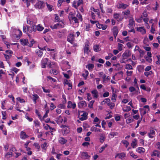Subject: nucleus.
Instances as JSON below:
<instances>
[{"mask_svg":"<svg viewBox=\"0 0 160 160\" xmlns=\"http://www.w3.org/2000/svg\"><path fill=\"white\" fill-rule=\"evenodd\" d=\"M76 17L77 18L78 21H80L81 22L82 21V15L79 13H77L76 15Z\"/></svg>","mask_w":160,"mask_h":160,"instance_id":"obj_35","label":"nucleus"},{"mask_svg":"<svg viewBox=\"0 0 160 160\" xmlns=\"http://www.w3.org/2000/svg\"><path fill=\"white\" fill-rule=\"evenodd\" d=\"M12 156V152H8L5 155V156L7 158H10Z\"/></svg>","mask_w":160,"mask_h":160,"instance_id":"obj_55","label":"nucleus"},{"mask_svg":"<svg viewBox=\"0 0 160 160\" xmlns=\"http://www.w3.org/2000/svg\"><path fill=\"white\" fill-rule=\"evenodd\" d=\"M34 123L35 124V126L36 127H39L40 125V122L37 120H35L34 121Z\"/></svg>","mask_w":160,"mask_h":160,"instance_id":"obj_45","label":"nucleus"},{"mask_svg":"<svg viewBox=\"0 0 160 160\" xmlns=\"http://www.w3.org/2000/svg\"><path fill=\"white\" fill-rule=\"evenodd\" d=\"M20 137L22 139H25V138H28V136L26 134V133L25 132L23 131H22L21 132Z\"/></svg>","mask_w":160,"mask_h":160,"instance_id":"obj_20","label":"nucleus"},{"mask_svg":"<svg viewBox=\"0 0 160 160\" xmlns=\"http://www.w3.org/2000/svg\"><path fill=\"white\" fill-rule=\"evenodd\" d=\"M134 21L133 19H130L129 21V23L128 26L130 28H132L133 25L134 24Z\"/></svg>","mask_w":160,"mask_h":160,"instance_id":"obj_27","label":"nucleus"},{"mask_svg":"<svg viewBox=\"0 0 160 160\" xmlns=\"http://www.w3.org/2000/svg\"><path fill=\"white\" fill-rule=\"evenodd\" d=\"M6 52L7 53V55H10V56H12L13 53L10 50H6Z\"/></svg>","mask_w":160,"mask_h":160,"instance_id":"obj_58","label":"nucleus"},{"mask_svg":"<svg viewBox=\"0 0 160 160\" xmlns=\"http://www.w3.org/2000/svg\"><path fill=\"white\" fill-rule=\"evenodd\" d=\"M113 17L118 22L121 21L123 19V17L120 14L116 13L114 14Z\"/></svg>","mask_w":160,"mask_h":160,"instance_id":"obj_7","label":"nucleus"},{"mask_svg":"<svg viewBox=\"0 0 160 160\" xmlns=\"http://www.w3.org/2000/svg\"><path fill=\"white\" fill-rule=\"evenodd\" d=\"M88 72L87 70H85V73L82 74V75L85 79H86L88 75Z\"/></svg>","mask_w":160,"mask_h":160,"instance_id":"obj_44","label":"nucleus"},{"mask_svg":"<svg viewBox=\"0 0 160 160\" xmlns=\"http://www.w3.org/2000/svg\"><path fill=\"white\" fill-rule=\"evenodd\" d=\"M133 120L131 118H129L126 120V122L127 123H129L133 122Z\"/></svg>","mask_w":160,"mask_h":160,"instance_id":"obj_61","label":"nucleus"},{"mask_svg":"<svg viewBox=\"0 0 160 160\" xmlns=\"http://www.w3.org/2000/svg\"><path fill=\"white\" fill-rule=\"evenodd\" d=\"M136 151L137 152L139 153L141 152H144L145 151V150L144 148L142 147L138 148L137 149Z\"/></svg>","mask_w":160,"mask_h":160,"instance_id":"obj_34","label":"nucleus"},{"mask_svg":"<svg viewBox=\"0 0 160 160\" xmlns=\"http://www.w3.org/2000/svg\"><path fill=\"white\" fill-rule=\"evenodd\" d=\"M151 155L152 157L157 156L158 157H159L160 152L158 150H154L151 153Z\"/></svg>","mask_w":160,"mask_h":160,"instance_id":"obj_12","label":"nucleus"},{"mask_svg":"<svg viewBox=\"0 0 160 160\" xmlns=\"http://www.w3.org/2000/svg\"><path fill=\"white\" fill-rule=\"evenodd\" d=\"M152 74V72L150 71L148 72H145L144 74L146 76L148 77L149 75H151Z\"/></svg>","mask_w":160,"mask_h":160,"instance_id":"obj_59","label":"nucleus"},{"mask_svg":"<svg viewBox=\"0 0 160 160\" xmlns=\"http://www.w3.org/2000/svg\"><path fill=\"white\" fill-rule=\"evenodd\" d=\"M44 29V28L41 24H39L37 25V30L38 31H42Z\"/></svg>","mask_w":160,"mask_h":160,"instance_id":"obj_31","label":"nucleus"},{"mask_svg":"<svg viewBox=\"0 0 160 160\" xmlns=\"http://www.w3.org/2000/svg\"><path fill=\"white\" fill-rule=\"evenodd\" d=\"M128 7V5L126 4L123 3H119L118 5L117 6V8L118 9H125Z\"/></svg>","mask_w":160,"mask_h":160,"instance_id":"obj_14","label":"nucleus"},{"mask_svg":"<svg viewBox=\"0 0 160 160\" xmlns=\"http://www.w3.org/2000/svg\"><path fill=\"white\" fill-rule=\"evenodd\" d=\"M100 140L101 142H103L105 140V135L103 133H101L100 134Z\"/></svg>","mask_w":160,"mask_h":160,"instance_id":"obj_30","label":"nucleus"},{"mask_svg":"<svg viewBox=\"0 0 160 160\" xmlns=\"http://www.w3.org/2000/svg\"><path fill=\"white\" fill-rule=\"evenodd\" d=\"M31 30L33 31H34V32H35L37 30V25H33L32 26V27H31Z\"/></svg>","mask_w":160,"mask_h":160,"instance_id":"obj_50","label":"nucleus"},{"mask_svg":"<svg viewBox=\"0 0 160 160\" xmlns=\"http://www.w3.org/2000/svg\"><path fill=\"white\" fill-rule=\"evenodd\" d=\"M83 4V1L82 0H78L74 1L73 2V7L77 8Z\"/></svg>","mask_w":160,"mask_h":160,"instance_id":"obj_6","label":"nucleus"},{"mask_svg":"<svg viewBox=\"0 0 160 160\" xmlns=\"http://www.w3.org/2000/svg\"><path fill=\"white\" fill-rule=\"evenodd\" d=\"M94 50L96 52H98L101 50L99 45H95L93 47Z\"/></svg>","mask_w":160,"mask_h":160,"instance_id":"obj_36","label":"nucleus"},{"mask_svg":"<svg viewBox=\"0 0 160 160\" xmlns=\"http://www.w3.org/2000/svg\"><path fill=\"white\" fill-rule=\"evenodd\" d=\"M118 135V133L117 132H111L109 134V136H111L112 138L114 136H117Z\"/></svg>","mask_w":160,"mask_h":160,"instance_id":"obj_49","label":"nucleus"},{"mask_svg":"<svg viewBox=\"0 0 160 160\" xmlns=\"http://www.w3.org/2000/svg\"><path fill=\"white\" fill-rule=\"evenodd\" d=\"M125 68L127 69L132 70L133 69L132 66L129 64H127L126 65Z\"/></svg>","mask_w":160,"mask_h":160,"instance_id":"obj_46","label":"nucleus"},{"mask_svg":"<svg viewBox=\"0 0 160 160\" xmlns=\"http://www.w3.org/2000/svg\"><path fill=\"white\" fill-rule=\"evenodd\" d=\"M88 113L87 112H84L81 115V117L79 118V119L81 121H83L87 119L88 118L87 115Z\"/></svg>","mask_w":160,"mask_h":160,"instance_id":"obj_22","label":"nucleus"},{"mask_svg":"<svg viewBox=\"0 0 160 160\" xmlns=\"http://www.w3.org/2000/svg\"><path fill=\"white\" fill-rule=\"evenodd\" d=\"M41 67L42 68H45L46 67V65H48V68H52L51 61L47 58H43L41 62Z\"/></svg>","mask_w":160,"mask_h":160,"instance_id":"obj_1","label":"nucleus"},{"mask_svg":"<svg viewBox=\"0 0 160 160\" xmlns=\"http://www.w3.org/2000/svg\"><path fill=\"white\" fill-rule=\"evenodd\" d=\"M78 106L79 108H84L87 106V103L85 101H82L78 103Z\"/></svg>","mask_w":160,"mask_h":160,"instance_id":"obj_16","label":"nucleus"},{"mask_svg":"<svg viewBox=\"0 0 160 160\" xmlns=\"http://www.w3.org/2000/svg\"><path fill=\"white\" fill-rule=\"evenodd\" d=\"M108 146L107 144H105V146H102L101 148L100 149L99 152L100 153H101L103 152V151L104 150L105 148H106Z\"/></svg>","mask_w":160,"mask_h":160,"instance_id":"obj_54","label":"nucleus"},{"mask_svg":"<svg viewBox=\"0 0 160 160\" xmlns=\"http://www.w3.org/2000/svg\"><path fill=\"white\" fill-rule=\"evenodd\" d=\"M137 31L140 32L142 34H144L146 32V30L144 27H140L137 28Z\"/></svg>","mask_w":160,"mask_h":160,"instance_id":"obj_19","label":"nucleus"},{"mask_svg":"<svg viewBox=\"0 0 160 160\" xmlns=\"http://www.w3.org/2000/svg\"><path fill=\"white\" fill-rule=\"evenodd\" d=\"M58 141L60 144L63 145L67 142V140L63 138L60 137L58 139Z\"/></svg>","mask_w":160,"mask_h":160,"instance_id":"obj_17","label":"nucleus"},{"mask_svg":"<svg viewBox=\"0 0 160 160\" xmlns=\"http://www.w3.org/2000/svg\"><path fill=\"white\" fill-rule=\"evenodd\" d=\"M116 99V94L114 93H113L112 95L111 100L112 102H115Z\"/></svg>","mask_w":160,"mask_h":160,"instance_id":"obj_47","label":"nucleus"},{"mask_svg":"<svg viewBox=\"0 0 160 160\" xmlns=\"http://www.w3.org/2000/svg\"><path fill=\"white\" fill-rule=\"evenodd\" d=\"M90 43L87 40L85 43V46L84 47V52L85 53L87 54L90 52L89 47Z\"/></svg>","mask_w":160,"mask_h":160,"instance_id":"obj_4","label":"nucleus"},{"mask_svg":"<svg viewBox=\"0 0 160 160\" xmlns=\"http://www.w3.org/2000/svg\"><path fill=\"white\" fill-rule=\"evenodd\" d=\"M110 99L109 98H107L105 99L103 101L101 102V104L103 105L105 104L106 103H108L110 102Z\"/></svg>","mask_w":160,"mask_h":160,"instance_id":"obj_37","label":"nucleus"},{"mask_svg":"<svg viewBox=\"0 0 160 160\" xmlns=\"http://www.w3.org/2000/svg\"><path fill=\"white\" fill-rule=\"evenodd\" d=\"M129 153L130 156L133 158L136 159L138 158V156L135 155L132 152H130Z\"/></svg>","mask_w":160,"mask_h":160,"instance_id":"obj_52","label":"nucleus"},{"mask_svg":"<svg viewBox=\"0 0 160 160\" xmlns=\"http://www.w3.org/2000/svg\"><path fill=\"white\" fill-rule=\"evenodd\" d=\"M47 144L46 142H45L41 145V147L43 151H46L47 147Z\"/></svg>","mask_w":160,"mask_h":160,"instance_id":"obj_38","label":"nucleus"},{"mask_svg":"<svg viewBox=\"0 0 160 160\" xmlns=\"http://www.w3.org/2000/svg\"><path fill=\"white\" fill-rule=\"evenodd\" d=\"M159 4L158 2H156L155 3V6L153 8V9L155 10H157L158 8L159 7Z\"/></svg>","mask_w":160,"mask_h":160,"instance_id":"obj_63","label":"nucleus"},{"mask_svg":"<svg viewBox=\"0 0 160 160\" xmlns=\"http://www.w3.org/2000/svg\"><path fill=\"white\" fill-rule=\"evenodd\" d=\"M90 130L92 131H95L96 132H100L102 130L101 129H98L94 127H92L90 129Z\"/></svg>","mask_w":160,"mask_h":160,"instance_id":"obj_28","label":"nucleus"},{"mask_svg":"<svg viewBox=\"0 0 160 160\" xmlns=\"http://www.w3.org/2000/svg\"><path fill=\"white\" fill-rule=\"evenodd\" d=\"M32 99L34 103L35 104L36 103L37 100L39 98V97L38 95L36 94H32Z\"/></svg>","mask_w":160,"mask_h":160,"instance_id":"obj_18","label":"nucleus"},{"mask_svg":"<svg viewBox=\"0 0 160 160\" xmlns=\"http://www.w3.org/2000/svg\"><path fill=\"white\" fill-rule=\"evenodd\" d=\"M110 77L109 76H107L105 74L103 75V83H106L108 82L110 79Z\"/></svg>","mask_w":160,"mask_h":160,"instance_id":"obj_15","label":"nucleus"},{"mask_svg":"<svg viewBox=\"0 0 160 160\" xmlns=\"http://www.w3.org/2000/svg\"><path fill=\"white\" fill-rule=\"evenodd\" d=\"M122 109L124 112H128L131 110V108L129 106H127Z\"/></svg>","mask_w":160,"mask_h":160,"instance_id":"obj_48","label":"nucleus"},{"mask_svg":"<svg viewBox=\"0 0 160 160\" xmlns=\"http://www.w3.org/2000/svg\"><path fill=\"white\" fill-rule=\"evenodd\" d=\"M64 23L61 21H59V22L54 25H51L50 26V28L52 29H59L64 27Z\"/></svg>","mask_w":160,"mask_h":160,"instance_id":"obj_2","label":"nucleus"},{"mask_svg":"<svg viewBox=\"0 0 160 160\" xmlns=\"http://www.w3.org/2000/svg\"><path fill=\"white\" fill-rule=\"evenodd\" d=\"M81 158L83 159H88L90 157V156L88 154V153L86 152H81Z\"/></svg>","mask_w":160,"mask_h":160,"instance_id":"obj_13","label":"nucleus"},{"mask_svg":"<svg viewBox=\"0 0 160 160\" xmlns=\"http://www.w3.org/2000/svg\"><path fill=\"white\" fill-rule=\"evenodd\" d=\"M37 54L39 57H41L43 54V52L39 50H37L36 51Z\"/></svg>","mask_w":160,"mask_h":160,"instance_id":"obj_39","label":"nucleus"},{"mask_svg":"<svg viewBox=\"0 0 160 160\" xmlns=\"http://www.w3.org/2000/svg\"><path fill=\"white\" fill-rule=\"evenodd\" d=\"M155 147L159 150H160V142H158L156 143Z\"/></svg>","mask_w":160,"mask_h":160,"instance_id":"obj_64","label":"nucleus"},{"mask_svg":"<svg viewBox=\"0 0 160 160\" xmlns=\"http://www.w3.org/2000/svg\"><path fill=\"white\" fill-rule=\"evenodd\" d=\"M107 104L110 107V108L111 109L113 108L115 106V104L114 103L110 102L108 103Z\"/></svg>","mask_w":160,"mask_h":160,"instance_id":"obj_43","label":"nucleus"},{"mask_svg":"<svg viewBox=\"0 0 160 160\" xmlns=\"http://www.w3.org/2000/svg\"><path fill=\"white\" fill-rule=\"evenodd\" d=\"M112 31L114 37L115 39L118 32V30L117 27L116 26L113 27L112 29Z\"/></svg>","mask_w":160,"mask_h":160,"instance_id":"obj_10","label":"nucleus"},{"mask_svg":"<svg viewBox=\"0 0 160 160\" xmlns=\"http://www.w3.org/2000/svg\"><path fill=\"white\" fill-rule=\"evenodd\" d=\"M122 14L125 16H128L130 14V11L129 9H127L122 12Z\"/></svg>","mask_w":160,"mask_h":160,"instance_id":"obj_40","label":"nucleus"},{"mask_svg":"<svg viewBox=\"0 0 160 160\" xmlns=\"http://www.w3.org/2000/svg\"><path fill=\"white\" fill-rule=\"evenodd\" d=\"M46 5L48 10L50 11H51L52 10V5H49L47 3H46Z\"/></svg>","mask_w":160,"mask_h":160,"instance_id":"obj_57","label":"nucleus"},{"mask_svg":"<svg viewBox=\"0 0 160 160\" xmlns=\"http://www.w3.org/2000/svg\"><path fill=\"white\" fill-rule=\"evenodd\" d=\"M86 67L89 70H92L94 68V65L92 64L89 63L87 65Z\"/></svg>","mask_w":160,"mask_h":160,"instance_id":"obj_33","label":"nucleus"},{"mask_svg":"<svg viewBox=\"0 0 160 160\" xmlns=\"http://www.w3.org/2000/svg\"><path fill=\"white\" fill-rule=\"evenodd\" d=\"M23 31L24 32L26 33H28V32L29 33L32 32V31L30 30L29 27L27 25H25L23 27Z\"/></svg>","mask_w":160,"mask_h":160,"instance_id":"obj_11","label":"nucleus"},{"mask_svg":"<svg viewBox=\"0 0 160 160\" xmlns=\"http://www.w3.org/2000/svg\"><path fill=\"white\" fill-rule=\"evenodd\" d=\"M139 110L141 115H145L148 111L147 109H145L144 108H141Z\"/></svg>","mask_w":160,"mask_h":160,"instance_id":"obj_29","label":"nucleus"},{"mask_svg":"<svg viewBox=\"0 0 160 160\" xmlns=\"http://www.w3.org/2000/svg\"><path fill=\"white\" fill-rule=\"evenodd\" d=\"M123 45L121 44L118 43V49L119 51H121L122 50Z\"/></svg>","mask_w":160,"mask_h":160,"instance_id":"obj_42","label":"nucleus"},{"mask_svg":"<svg viewBox=\"0 0 160 160\" xmlns=\"http://www.w3.org/2000/svg\"><path fill=\"white\" fill-rule=\"evenodd\" d=\"M158 60L156 62V63L158 64H160V55H158L156 56Z\"/></svg>","mask_w":160,"mask_h":160,"instance_id":"obj_53","label":"nucleus"},{"mask_svg":"<svg viewBox=\"0 0 160 160\" xmlns=\"http://www.w3.org/2000/svg\"><path fill=\"white\" fill-rule=\"evenodd\" d=\"M21 44L23 45H27L28 44V40L27 39H22L20 40Z\"/></svg>","mask_w":160,"mask_h":160,"instance_id":"obj_24","label":"nucleus"},{"mask_svg":"<svg viewBox=\"0 0 160 160\" xmlns=\"http://www.w3.org/2000/svg\"><path fill=\"white\" fill-rule=\"evenodd\" d=\"M118 157L119 158L123 159H124L125 157V154L124 153H118L116 155L115 158H116Z\"/></svg>","mask_w":160,"mask_h":160,"instance_id":"obj_23","label":"nucleus"},{"mask_svg":"<svg viewBox=\"0 0 160 160\" xmlns=\"http://www.w3.org/2000/svg\"><path fill=\"white\" fill-rule=\"evenodd\" d=\"M76 107V105L75 103H72L71 101L68 102V108L74 109Z\"/></svg>","mask_w":160,"mask_h":160,"instance_id":"obj_21","label":"nucleus"},{"mask_svg":"<svg viewBox=\"0 0 160 160\" xmlns=\"http://www.w3.org/2000/svg\"><path fill=\"white\" fill-rule=\"evenodd\" d=\"M155 132L153 130H151L150 132L148 133V136L150 138H152L153 137V135L155 134Z\"/></svg>","mask_w":160,"mask_h":160,"instance_id":"obj_32","label":"nucleus"},{"mask_svg":"<svg viewBox=\"0 0 160 160\" xmlns=\"http://www.w3.org/2000/svg\"><path fill=\"white\" fill-rule=\"evenodd\" d=\"M33 145L35 146V148L38 150V151L40 148V146L38 143V142H35L34 143Z\"/></svg>","mask_w":160,"mask_h":160,"instance_id":"obj_56","label":"nucleus"},{"mask_svg":"<svg viewBox=\"0 0 160 160\" xmlns=\"http://www.w3.org/2000/svg\"><path fill=\"white\" fill-rule=\"evenodd\" d=\"M68 18L71 22L74 21L75 23H79V21L78 20L77 18L76 17L74 16L73 15H70V14L68 16Z\"/></svg>","mask_w":160,"mask_h":160,"instance_id":"obj_8","label":"nucleus"},{"mask_svg":"<svg viewBox=\"0 0 160 160\" xmlns=\"http://www.w3.org/2000/svg\"><path fill=\"white\" fill-rule=\"evenodd\" d=\"M131 55V52L128 50H126L122 54V60H125L129 57Z\"/></svg>","mask_w":160,"mask_h":160,"instance_id":"obj_5","label":"nucleus"},{"mask_svg":"<svg viewBox=\"0 0 160 160\" xmlns=\"http://www.w3.org/2000/svg\"><path fill=\"white\" fill-rule=\"evenodd\" d=\"M35 0H22V1L26 3L27 7H28L30 5V2L33 3L34 2Z\"/></svg>","mask_w":160,"mask_h":160,"instance_id":"obj_26","label":"nucleus"},{"mask_svg":"<svg viewBox=\"0 0 160 160\" xmlns=\"http://www.w3.org/2000/svg\"><path fill=\"white\" fill-rule=\"evenodd\" d=\"M94 102V100H92L88 104V107L90 108H92Z\"/></svg>","mask_w":160,"mask_h":160,"instance_id":"obj_60","label":"nucleus"},{"mask_svg":"<svg viewBox=\"0 0 160 160\" xmlns=\"http://www.w3.org/2000/svg\"><path fill=\"white\" fill-rule=\"evenodd\" d=\"M63 121V119L62 117L60 116H59L58 118V120H57V122L58 123H62Z\"/></svg>","mask_w":160,"mask_h":160,"instance_id":"obj_51","label":"nucleus"},{"mask_svg":"<svg viewBox=\"0 0 160 160\" xmlns=\"http://www.w3.org/2000/svg\"><path fill=\"white\" fill-rule=\"evenodd\" d=\"M137 144V141L136 139H134L132 142V143H131V146L133 148H135L136 147V146Z\"/></svg>","mask_w":160,"mask_h":160,"instance_id":"obj_41","label":"nucleus"},{"mask_svg":"<svg viewBox=\"0 0 160 160\" xmlns=\"http://www.w3.org/2000/svg\"><path fill=\"white\" fill-rule=\"evenodd\" d=\"M34 6L36 8L42 9L44 8L45 5L44 2L43 1L38 0L37 1Z\"/></svg>","mask_w":160,"mask_h":160,"instance_id":"obj_3","label":"nucleus"},{"mask_svg":"<svg viewBox=\"0 0 160 160\" xmlns=\"http://www.w3.org/2000/svg\"><path fill=\"white\" fill-rule=\"evenodd\" d=\"M50 73L54 75H56L58 73V71L54 69L51 70L50 71Z\"/></svg>","mask_w":160,"mask_h":160,"instance_id":"obj_62","label":"nucleus"},{"mask_svg":"<svg viewBox=\"0 0 160 160\" xmlns=\"http://www.w3.org/2000/svg\"><path fill=\"white\" fill-rule=\"evenodd\" d=\"M94 98H97L98 97V92L96 90H94L91 92Z\"/></svg>","mask_w":160,"mask_h":160,"instance_id":"obj_25","label":"nucleus"},{"mask_svg":"<svg viewBox=\"0 0 160 160\" xmlns=\"http://www.w3.org/2000/svg\"><path fill=\"white\" fill-rule=\"evenodd\" d=\"M67 41L71 43H72L74 40V35L73 34L70 33L67 37Z\"/></svg>","mask_w":160,"mask_h":160,"instance_id":"obj_9","label":"nucleus"}]
</instances>
